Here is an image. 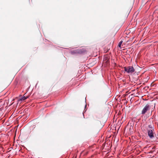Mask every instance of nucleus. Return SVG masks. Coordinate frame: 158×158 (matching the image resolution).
Returning <instances> with one entry per match:
<instances>
[{"label": "nucleus", "instance_id": "1", "mask_svg": "<svg viewBox=\"0 0 158 158\" xmlns=\"http://www.w3.org/2000/svg\"><path fill=\"white\" fill-rule=\"evenodd\" d=\"M124 69L125 72L129 74H132L135 71L134 68L131 66L124 67Z\"/></svg>", "mask_w": 158, "mask_h": 158}, {"label": "nucleus", "instance_id": "2", "mask_svg": "<svg viewBox=\"0 0 158 158\" xmlns=\"http://www.w3.org/2000/svg\"><path fill=\"white\" fill-rule=\"evenodd\" d=\"M150 107V106L149 104H147L143 109L141 114L143 115L144 114L148 111L149 110Z\"/></svg>", "mask_w": 158, "mask_h": 158}, {"label": "nucleus", "instance_id": "3", "mask_svg": "<svg viewBox=\"0 0 158 158\" xmlns=\"http://www.w3.org/2000/svg\"><path fill=\"white\" fill-rule=\"evenodd\" d=\"M154 130H147L148 134L151 139H153L154 138V134H155Z\"/></svg>", "mask_w": 158, "mask_h": 158}, {"label": "nucleus", "instance_id": "4", "mask_svg": "<svg viewBox=\"0 0 158 158\" xmlns=\"http://www.w3.org/2000/svg\"><path fill=\"white\" fill-rule=\"evenodd\" d=\"M28 96L25 97V96H23L21 98L19 99V101H24L28 98Z\"/></svg>", "mask_w": 158, "mask_h": 158}, {"label": "nucleus", "instance_id": "5", "mask_svg": "<svg viewBox=\"0 0 158 158\" xmlns=\"http://www.w3.org/2000/svg\"><path fill=\"white\" fill-rule=\"evenodd\" d=\"M149 128H150V129H148V130H154V128L153 126L151 125H149L148 126Z\"/></svg>", "mask_w": 158, "mask_h": 158}, {"label": "nucleus", "instance_id": "6", "mask_svg": "<svg viewBox=\"0 0 158 158\" xmlns=\"http://www.w3.org/2000/svg\"><path fill=\"white\" fill-rule=\"evenodd\" d=\"M123 42V41L122 40L121 41L118 43V47L120 48H122L121 45L122 44V43Z\"/></svg>", "mask_w": 158, "mask_h": 158}, {"label": "nucleus", "instance_id": "7", "mask_svg": "<svg viewBox=\"0 0 158 158\" xmlns=\"http://www.w3.org/2000/svg\"><path fill=\"white\" fill-rule=\"evenodd\" d=\"M1 108H0V110H1Z\"/></svg>", "mask_w": 158, "mask_h": 158}]
</instances>
